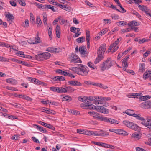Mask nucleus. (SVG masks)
Here are the masks:
<instances>
[{
  "mask_svg": "<svg viewBox=\"0 0 151 151\" xmlns=\"http://www.w3.org/2000/svg\"><path fill=\"white\" fill-rule=\"evenodd\" d=\"M70 112L73 114L78 115L80 114L79 111L75 110H71Z\"/></svg>",
  "mask_w": 151,
  "mask_h": 151,
  "instance_id": "obj_55",
  "label": "nucleus"
},
{
  "mask_svg": "<svg viewBox=\"0 0 151 151\" xmlns=\"http://www.w3.org/2000/svg\"><path fill=\"white\" fill-rule=\"evenodd\" d=\"M58 80L59 81H63L65 80V78L62 76H57Z\"/></svg>",
  "mask_w": 151,
  "mask_h": 151,
  "instance_id": "obj_58",
  "label": "nucleus"
},
{
  "mask_svg": "<svg viewBox=\"0 0 151 151\" xmlns=\"http://www.w3.org/2000/svg\"><path fill=\"white\" fill-rule=\"evenodd\" d=\"M101 145L100 146H103L104 147H107V148H112V147H113V146H111L107 144L104 143H101Z\"/></svg>",
  "mask_w": 151,
  "mask_h": 151,
  "instance_id": "obj_53",
  "label": "nucleus"
},
{
  "mask_svg": "<svg viewBox=\"0 0 151 151\" xmlns=\"http://www.w3.org/2000/svg\"><path fill=\"white\" fill-rule=\"evenodd\" d=\"M79 51L82 54H85L86 51L83 47H80L79 48Z\"/></svg>",
  "mask_w": 151,
  "mask_h": 151,
  "instance_id": "obj_48",
  "label": "nucleus"
},
{
  "mask_svg": "<svg viewBox=\"0 0 151 151\" xmlns=\"http://www.w3.org/2000/svg\"><path fill=\"white\" fill-rule=\"evenodd\" d=\"M6 17L9 19V20L12 21V20L14 19L13 16L10 14H7L6 15Z\"/></svg>",
  "mask_w": 151,
  "mask_h": 151,
  "instance_id": "obj_56",
  "label": "nucleus"
},
{
  "mask_svg": "<svg viewBox=\"0 0 151 151\" xmlns=\"http://www.w3.org/2000/svg\"><path fill=\"white\" fill-rule=\"evenodd\" d=\"M55 30L56 36L58 37L59 38L60 35V27L57 25L56 26Z\"/></svg>",
  "mask_w": 151,
  "mask_h": 151,
  "instance_id": "obj_23",
  "label": "nucleus"
},
{
  "mask_svg": "<svg viewBox=\"0 0 151 151\" xmlns=\"http://www.w3.org/2000/svg\"><path fill=\"white\" fill-rule=\"evenodd\" d=\"M55 48L50 47L46 49V50L52 53H54Z\"/></svg>",
  "mask_w": 151,
  "mask_h": 151,
  "instance_id": "obj_46",
  "label": "nucleus"
},
{
  "mask_svg": "<svg viewBox=\"0 0 151 151\" xmlns=\"http://www.w3.org/2000/svg\"><path fill=\"white\" fill-rule=\"evenodd\" d=\"M48 33L49 36L50 37V40L52 39V29L50 27L48 29Z\"/></svg>",
  "mask_w": 151,
  "mask_h": 151,
  "instance_id": "obj_45",
  "label": "nucleus"
},
{
  "mask_svg": "<svg viewBox=\"0 0 151 151\" xmlns=\"http://www.w3.org/2000/svg\"><path fill=\"white\" fill-rule=\"evenodd\" d=\"M131 137L137 140L140 139L141 136L140 135L139 133L136 132L133 133Z\"/></svg>",
  "mask_w": 151,
  "mask_h": 151,
  "instance_id": "obj_20",
  "label": "nucleus"
},
{
  "mask_svg": "<svg viewBox=\"0 0 151 151\" xmlns=\"http://www.w3.org/2000/svg\"><path fill=\"white\" fill-rule=\"evenodd\" d=\"M77 65L79 67H73L70 68V70L78 74L83 76H87L89 72L87 67L82 64H77Z\"/></svg>",
  "mask_w": 151,
  "mask_h": 151,
  "instance_id": "obj_1",
  "label": "nucleus"
},
{
  "mask_svg": "<svg viewBox=\"0 0 151 151\" xmlns=\"http://www.w3.org/2000/svg\"><path fill=\"white\" fill-rule=\"evenodd\" d=\"M24 58H26L31 59L32 57L28 55H25L24 52L22 51H19V57Z\"/></svg>",
  "mask_w": 151,
  "mask_h": 151,
  "instance_id": "obj_21",
  "label": "nucleus"
},
{
  "mask_svg": "<svg viewBox=\"0 0 151 151\" xmlns=\"http://www.w3.org/2000/svg\"><path fill=\"white\" fill-rule=\"evenodd\" d=\"M138 6L139 8L142 11L144 12L145 13H146L147 15H148V14L149 13H148L149 10L147 9V8L144 6V5H139L138 4Z\"/></svg>",
  "mask_w": 151,
  "mask_h": 151,
  "instance_id": "obj_16",
  "label": "nucleus"
},
{
  "mask_svg": "<svg viewBox=\"0 0 151 151\" xmlns=\"http://www.w3.org/2000/svg\"><path fill=\"white\" fill-rule=\"evenodd\" d=\"M37 60H43L44 59H48L51 56V54L49 52H46L40 53L36 55Z\"/></svg>",
  "mask_w": 151,
  "mask_h": 151,
  "instance_id": "obj_4",
  "label": "nucleus"
},
{
  "mask_svg": "<svg viewBox=\"0 0 151 151\" xmlns=\"http://www.w3.org/2000/svg\"><path fill=\"white\" fill-rule=\"evenodd\" d=\"M149 41L148 39H145V38H143L142 39H139V44L143 43L145 42H148Z\"/></svg>",
  "mask_w": 151,
  "mask_h": 151,
  "instance_id": "obj_51",
  "label": "nucleus"
},
{
  "mask_svg": "<svg viewBox=\"0 0 151 151\" xmlns=\"http://www.w3.org/2000/svg\"><path fill=\"white\" fill-rule=\"evenodd\" d=\"M85 37H81L76 39V41L79 43H82L85 41Z\"/></svg>",
  "mask_w": 151,
  "mask_h": 151,
  "instance_id": "obj_33",
  "label": "nucleus"
},
{
  "mask_svg": "<svg viewBox=\"0 0 151 151\" xmlns=\"http://www.w3.org/2000/svg\"><path fill=\"white\" fill-rule=\"evenodd\" d=\"M106 47V44H102L99 47L97 52L98 56L94 61L95 64L99 63L104 58L103 55L105 51Z\"/></svg>",
  "mask_w": 151,
  "mask_h": 151,
  "instance_id": "obj_2",
  "label": "nucleus"
},
{
  "mask_svg": "<svg viewBox=\"0 0 151 151\" xmlns=\"http://www.w3.org/2000/svg\"><path fill=\"white\" fill-rule=\"evenodd\" d=\"M6 81L7 83H10L12 84H15L17 83L16 81L12 78L8 79L6 80Z\"/></svg>",
  "mask_w": 151,
  "mask_h": 151,
  "instance_id": "obj_28",
  "label": "nucleus"
},
{
  "mask_svg": "<svg viewBox=\"0 0 151 151\" xmlns=\"http://www.w3.org/2000/svg\"><path fill=\"white\" fill-rule=\"evenodd\" d=\"M19 63L27 67L30 66V65L29 64H28L27 62H25L23 61H20L19 60Z\"/></svg>",
  "mask_w": 151,
  "mask_h": 151,
  "instance_id": "obj_52",
  "label": "nucleus"
},
{
  "mask_svg": "<svg viewBox=\"0 0 151 151\" xmlns=\"http://www.w3.org/2000/svg\"><path fill=\"white\" fill-rule=\"evenodd\" d=\"M65 87H66L67 92H73L75 90L72 87L69 86H63Z\"/></svg>",
  "mask_w": 151,
  "mask_h": 151,
  "instance_id": "obj_27",
  "label": "nucleus"
},
{
  "mask_svg": "<svg viewBox=\"0 0 151 151\" xmlns=\"http://www.w3.org/2000/svg\"><path fill=\"white\" fill-rule=\"evenodd\" d=\"M88 114L93 116V117L97 118L100 120L101 116H100L98 113L94 111L88 112Z\"/></svg>",
  "mask_w": 151,
  "mask_h": 151,
  "instance_id": "obj_13",
  "label": "nucleus"
},
{
  "mask_svg": "<svg viewBox=\"0 0 151 151\" xmlns=\"http://www.w3.org/2000/svg\"><path fill=\"white\" fill-rule=\"evenodd\" d=\"M133 110L128 109L126 111L125 113L128 115L135 117L136 119L139 120H142L143 119V118L140 117L139 114L137 115L135 113H133Z\"/></svg>",
  "mask_w": 151,
  "mask_h": 151,
  "instance_id": "obj_6",
  "label": "nucleus"
},
{
  "mask_svg": "<svg viewBox=\"0 0 151 151\" xmlns=\"http://www.w3.org/2000/svg\"><path fill=\"white\" fill-rule=\"evenodd\" d=\"M87 65L89 67L93 69H95L96 68V67L91 62H88L87 63Z\"/></svg>",
  "mask_w": 151,
  "mask_h": 151,
  "instance_id": "obj_39",
  "label": "nucleus"
},
{
  "mask_svg": "<svg viewBox=\"0 0 151 151\" xmlns=\"http://www.w3.org/2000/svg\"><path fill=\"white\" fill-rule=\"evenodd\" d=\"M145 65L144 63H140L139 64V70L142 72L145 71Z\"/></svg>",
  "mask_w": 151,
  "mask_h": 151,
  "instance_id": "obj_38",
  "label": "nucleus"
},
{
  "mask_svg": "<svg viewBox=\"0 0 151 151\" xmlns=\"http://www.w3.org/2000/svg\"><path fill=\"white\" fill-rule=\"evenodd\" d=\"M151 98V96L149 95H146L142 96L140 97L139 100L140 101H143L146 100L147 99H149Z\"/></svg>",
  "mask_w": 151,
  "mask_h": 151,
  "instance_id": "obj_29",
  "label": "nucleus"
},
{
  "mask_svg": "<svg viewBox=\"0 0 151 151\" xmlns=\"http://www.w3.org/2000/svg\"><path fill=\"white\" fill-rule=\"evenodd\" d=\"M69 84L74 86H81V83L77 81H69L68 82Z\"/></svg>",
  "mask_w": 151,
  "mask_h": 151,
  "instance_id": "obj_12",
  "label": "nucleus"
},
{
  "mask_svg": "<svg viewBox=\"0 0 151 151\" xmlns=\"http://www.w3.org/2000/svg\"><path fill=\"white\" fill-rule=\"evenodd\" d=\"M96 111L105 114H107L109 111L108 109L105 108V107L99 106H97Z\"/></svg>",
  "mask_w": 151,
  "mask_h": 151,
  "instance_id": "obj_9",
  "label": "nucleus"
},
{
  "mask_svg": "<svg viewBox=\"0 0 151 151\" xmlns=\"http://www.w3.org/2000/svg\"><path fill=\"white\" fill-rule=\"evenodd\" d=\"M93 85H96L97 86H99V87L104 89H106L108 88L107 86H105L101 83H98L96 84H93Z\"/></svg>",
  "mask_w": 151,
  "mask_h": 151,
  "instance_id": "obj_37",
  "label": "nucleus"
},
{
  "mask_svg": "<svg viewBox=\"0 0 151 151\" xmlns=\"http://www.w3.org/2000/svg\"><path fill=\"white\" fill-rule=\"evenodd\" d=\"M35 43L36 44L40 43L41 42L39 37V33L38 32H37L36 34V37H35Z\"/></svg>",
  "mask_w": 151,
  "mask_h": 151,
  "instance_id": "obj_26",
  "label": "nucleus"
},
{
  "mask_svg": "<svg viewBox=\"0 0 151 151\" xmlns=\"http://www.w3.org/2000/svg\"><path fill=\"white\" fill-rule=\"evenodd\" d=\"M114 63L115 62L113 60H111L110 58H108L107 60L104 62H103L100 65L101 70L104 71L106 69H109Z\"/></svg>",
  "mask_w": 151,
  "mask_h": 151,
  "instance_id": "obj_3",
  "label": "nucleus"
},
{
  "mask_svg": "<svg viewBox=\"0 0 151 151\" xmlns=\"http://www.w3.org/2000/svg\"><path fill=\"white\" fill-rule=\"evenodd\" d=\"M142 107L145 108H151V101H148L142 103L141 104Z\"/></svg>",
  "mask_w": 151,
  "mask_h": 151,
  "instance_id": "obj_10",
  "label": "nucleus"
},
{
  "mask_svg": "<svg viewBox=\"0 0 151 151\" xmlns=\"http://www.w3.org/2000/svg\"><path fill=\"white\" fill-rule=\"evenodd\" d=\"M36 24L38 27H42V24L41 20L39 17H37L36 19Z\"/></svg>",
  "mask_w": 151,
  "mask_h": 151,
  "instance_id": "obj_22",
  "label": "nucleus"
},
{
  "mask_svg": "<svg viewBox=\"0 0 151 151\" xmlns=\"http://www.w3.org/2000/svg\"><path fill=\"white\" fill-rule=\"evenodd\" d=\"M139 127L137 126V125L134 123H133L132 125L131 128L133 130H136L137 129V128Z\"/></svg>",
  "mask_w": 151,
  "mask_h": 151,
  "instance_id": "obj_47",
  "label": "nucleus"
},
{
  "mask_svg": "<svg viewBox=\"0 0 151 151\" xmlns=\"http://www.w3.org/2000/svg\"><path fill=\"white\" fill-rule=\"evenodd\" d=\"M30 23L32 24L35 23V18L32 13H30Z\"/></svg>",
  "mask_w": 151,
  "mask_h": 151,
  "instance_id": "obj_32",
  "label": "nucleus"
},
{
  "mask_svg": "<svg viewBox=\"0 0 151 151\" xmlns=\"http://www.w3.org/2000/svg\"><path fill=\"white\" fill-rule=\"evenodd\" d=\"M110 119V118H108L107 117H104L101 116L100 120L105 122H109Z\"/></svg>",
  "mask_w": 151,
  "mask_h": 151,
  "instance_id": "obj_41",
  "label": "nucleus"
},
{
  "mask_svg": "<svg viewBox=\"0 0 151 151\" xmlns=\"http://www.w3.org/2000/svg\"><path fill=\"white\" fill-rule=\"evenodd\" d=\"M110 123L113 124H118L119 122L118 121L113 119L110 118L109 122Z\"/></svg>",
  "mask_w": 151,
  "mask_h": 151,
  "instance_id": "obj_40",
  "label": "nucleus"
},
{
  "mask_svg": "<svg viewBox=\"0 0 151 151\" xmlns=\"http://www.w3.org/2000/svg\"><path fill=\"white\" fill-rule=\"evenodd\" d=\"M44 8L50 9L55 12H58V11L57 8L56 7L55 8L54 6L50 5H44Z\"/></svg>",
  "mask_w": 151,
  "mask_h": 151,
  "instance_id": "obj_15",
  "label": "nucleus"
},
{
  "mask_svg": "<svg viewBox=\"0 0 151 151\" xmlns=\"http://www.w3.org/2000/svg\"><path fill=\"white\" fill-rule=\"evenodd\" d=\"M11 47V49H10V51H11L12 50L13 52L16 53V54L18 56L19 55V53L18 50L15 49L14 46H12Z\"/></svg>",
  "mask_w": 151,
  "mask_h": 151,
  "instance_id": "obj_42",
  "label": "nucleus"
},
{
  "mask_svg": "<svg viewBox=\"0 0 151 151\" xmlns=\"http://www.w3.org/2000/svg\"><path fill=\"white\" fill-rule=\"evenodd\" d=\"M128 25L129 26H137V22L136 21H132L129 23L128 24Z\"/></svg>",
  "mask_w": 151,
  "mask_h": 151,
  "instance_id": "obj_35",
  "label": "nucleus"
},
{
  "mask_svg": "<svg viewBox=\"0 0 151 151\" xmlns=\"http://www.w3.org/2000/svg\"><path fill=\"white\" fill-rule=\"evenodd\" d=\"M139 93H131L130 94H129L127 95V96L128 97L131 98L133 96H136L137 97L138 96H139Z\"/></svg>",
  "mask_w": 151,
  "mask_h": 151,
  "instance_id": "obj_44",
  "label": "nucleus"
},
{
  "mask_svg": "<svg viewBox=\"0 0 151 151\" xmlns=\"http://www.w3.org/2000/svg\"><path fill=\"white\" fill-rule=\"evenodd\" d=\"M63 96L64 97L63 98V101H66L69 102L71 101L72 98L69 96L64 95Z\"/></svg>",
  "mask_w": 151,
  "mask_h": 151,
  "instance_id": "obj_24",
  "label": "nucleus"
},
{
  "mask_svg": "<svg viewBox=\"0 0 151 151\" xmlns=\"http://www.w3.org/2000/svg\"><path fill=\"white\" fill-rule=\"evenodd\" d=\"M76 28L75 27H71L70 29V31L73 32L75 33L76 32Z\"/></svg>",
  "mask_w": 151,
  "mask_h": 151,
  "instance_id": "obj_64",
  "label": "nucleus"
},
{
  "mask_svg": "<svg viewBox=\"0 0 151 151\" xmlns=\"http://www.w3.org/2000/svg\"><path fill=\"white\" fill-rule=\"evenodd\" d=\"M90 32L89 31H86V38L87 41V48H88L90 47Z\"/></svg>",
  "mask_w": 151,
  "mask_h": 151,
  "instance_id": "obj_14",
  "label": "nucleus"
},
{
  "mask_svg": "<svg viewBox=\"0 0 151 151\" xmlns=\"http://www.w3.org/2000/svg\"><path fill=\"white\" fill-rule=\"evenodd\" d=\"M19 4L23 6H25L26 5V3L24 0H19Z\"/></svg>",
  "mask_w": 151,
  "mask_h": 151,
  "instance_id": "obj_62",
  "label": "nucleus"
},
{
  "mask_svg": "<svg viewBox=\"0 0 151 151\" xmlns=\"http://www.w3.org/2000/svg\"><path fill=\"white\" fill-rule=\"evenodd\" d=\"M27 79L29 81L31 82L32 83H34L35 81L36 80V78H32L30 77H27Z\"/></svg>",
  "mask_w": 151,
  "mask_h": 151,
  "instance_id": "obj_57",
  "label": "nucleus"
},
{
  "mask_svg": "<svg viewBox=\"0 0 151 151\" xmlns=\"http://www.w3.org/2000/svg\"><path fill=\"white\" fill-rule=\"evenodd\" d=\"M95 99V97H93L92 96H90L86 97V99L90 101H93V102L94 99Z\"/></svg>",
  "mask_w": 151,
  "mask_h": 151,
  "instance_id": "obj_63",
  "label": "nucleus"
},
{
  "mask_svg": "<svg viewBox=\"0 0 151 151\" xmlns=\"http://www.w3.org/2000/svg\"><path fill=\"white\" fill-rule=\"evenodd\" d=\"M95 133L94 132L92 131H87L85 132V134L87 135H93L94 134L95 135Z\"/></svg>",
  "mask_w": 151,
  "mask_h": 151,
  "instance_id": "obj_60",
  "label": "nucleus"
},
{
  "mask_svg": "<svg viewBox=\"0 0 151 151\" xmlns=\"http://www.w3.org/2000/svg\"><path fill=\"white\" fill-rule=\"evenodd\" d=\"M118 24L117 25L118 26L120 25L124 26L126 24V22L124 21H120L117 22Z\"/></svg>",
  "mask_w": 151,
  "mask_h": 151,
  "instance_id": "obj_59",
  "label": "nucleus"
},
{
  "mask_svg": "<svg viewBox=\"0 0 151 151\" xmlns=\"http://www.w3.org/2000/svg\"><path fill=\"white\" fill-rule=\"evenodd\" d=\"M66 87H59V93H65L67 92Z\"/></svg>",
  "mask_w": 151,
  "mask_h": 151,
  "instance_id": "obj_31",
  "label": "nucleus"
},
{
  "mask_svg": "<svg viewBox=\"0 0 151 151\" xmlns=\"http://www.w3.org/2000/svg\"><path fill=\"white\" fill-rule=\"evenodd\" d=\"M130 30H130V28H128L127 29H122V30H121V33H122L123 34V33L126 32H129Z\"/></svg>",
  "mask_w": 151,
  "mask_h": 151,
  "instance_id": "obj_54",
  "label": "nucleus"
},
{
  "mask_svg": "<svg viewBox=\"0 0 151 151\" xmlns=\"http://www.w3.org/2000/svg\"><path fill=\"white\" fill-rule=\"evenodd\" d=\"M70 59V63H82L81 61L80 58L76 55L74 54L73 53H72L70 55L69 58Z\"/></svg>",
  "mask_w": 151,
  "mask_h": 151,
  "instance_id": "obj_5",
  "label": "nucleus"
},
{
  "mask_svg": "<svg viewBox=\"0 0 151 151\" xmlns=\"http://www.w3.org/2000/svg\"><path fill=\"white\" fill-rule=\"evenodd\" d=\"M112 18L114 19H118L119 18V17L118 15L114 14L112 16Z\"/></svg>",
  "mask_w": 151,
  "mask_h": 151,
  "instance_id": "obj_61",
  "label": "nucleus"
},
{
  "mask_svg": "<svg viewBox=\"0 0 151 151\" xmlns=\"http://www.w3.org/2000/svg\"><path fill=\"white\" fill-rule=\"evenodd\" d=\"M29 25V20L26 19L24 22H23L21 24V26L25 28H28Z\"/></svg>",
  "mask_w": 151,
  "mask_h": 151,
  "instance_id": "obj_25",
  "label": "nucleus"
},
{
  "mask_svg": "<svg viewBox=\"0 0 151 151\" xmlns=\"http://www.w3.org/2000/svg\"><path fill=\"white\" fill-rule=\"evenodd\" d=\"M123 123L126 125L127 127L131 128L133 122L127 121H124L123 122Z\"/></svg>",
  "mask_w": 151,
  "mask_h": 151,
  "instance_id": "obj_30",
  "label": "nucleus"
},
{
  "mask_svg": "<svg viewBox=\"0 0 151 151\" xmlns=\"http://www.w3.org/2000/svg\"><path fill=\"white\" fill-rule=\"evenodd\" d=\"M88 101H87V103H85V104H81V107L85 106L86 107L87 109H95L96 111V109H97V106H96L93 104L91 103H89Z\"/></svg>",
  "mask_w": 151,
  "mask_h": 151,
  "instance_id": "obj_8",
  "label": "nucleus"
},
{
  "mask_svg": "<svg viewBox=\"0 0 151 151\" xmlns=\"http://www.w3.org/2000/svg\"><path fill=\"white\" fill-rule=\"evenodd\" d=\"M60 8L65 10L66 11H69L71 7L68 6L67 5H63L60 6Z\"/></svg>",
  "mask_w": 151,
  "mask_h": 151,
  "instance_id": "obj_36",
  "label": "nucleus"
},
{
  "mask_svg": "<svg viewBox=\"0 0 151 151\" xmlns=\"http://www.w3.org/2000/svg\"><path fill=\"white\" fill-rule=\"evenodd\" d=\"M50 89L55 92L59 93V87H51L50 88Z\"/></svg>",
  "mask_w": 151,
  "mask_h": 151,
  "instance_id": "obj_34",
  "label": "nucleus"
},
{
  "mask_svg": "<svg viewBox=\"0 0 151 151\" xmlns=\"http://www.w3.org/2000/svg\"><path fill=\"white\" fill-rule=\"evenodd\" d=\"M35 4L36 5V6L39 8H44V5H43L42 4H41L37 3H35Z\"/></svg>",
  "mask_w": 151,
  "mask_h": 151,
  "instance_id": "obj_49",
  "label": "nucleus"
},
{
  "mask_svg": "<svg viewBox=\"0 0 151 151\" xmlns=\"http://www.w3.org/2000/svg\"><path fill=\"white\" fill-rule=\"evenodd\" d=\"M78 100L82 102H85V103H87V100L86 99L84 98V97H82V96H80L78 98Z\"/></svg>",
  "mask_w": 151,
  "mask_h": 151,
  "instance_id": "obj_50",
  "label": "nucleus"
},
{
  "mask_svg": "<svg viewBox=\"0 0 151 151\" xmlns=\"http://www.w3.org/2000/svg\"><path fill=\"white\" fill-rule=\"evenodd\" d=\"M33 127L36 128L37 129H39L40 131L42 133H46L47 132V131L43 127L39 126L38 125L36 124H33Z\"/></svg>",
  "mask_w": 151,
  "mask_h": 151,
  "instance_id": "obj_19",
  "label": "nucleus"
},
{
  "mask_svg": "<svg viewBox=\"0 0 151 151\" xmlns=\"http://www.w3.org/2000/svg\"><path fill=\"white\" fill-rule=\"evenodd\" d=\"M116 134L123 136H127L128 135V133L126 131L120 129H117Z\"/></svg>",
  "mask_w": 151,
  "mask_h": 151,
  "instance_id": "obj_18",
  "label": "nucleus"
},
{
  "mask_svg": "<svg viewBox=\"0 0 151 151\" xmlns=\"http://www.w3.org/2000/svg\"><path fill=\"white\" fill-rule=\"evenodd\" d=\"M102 98H104V97L102 96L95 97V99L93 101V103L96 104H102V102L104 101V100H102Z\"/></svg>",
  "mask_w": 151,
  "mask_h": 151,
  "instance_id": "obj_11",
  "label": "nucleus"
},
{
  "mask_svg": "<svg viewBox=\"0 0 151 151\" xmlns=\"http://www.w3.org/2000/svg\"><path fill=\"white\" fill-rule=\"evenodd\" d=\"M147 72V70H146L143 75V78L145 80L147 79L150 76Z\"/></svg>",
  "mask_w": 151,
  "mask_h": 151,
  "instance_id": "obj_43",
  "label": "nucleus"
},
{
  "mask_svg": "<svg viewBox=\"0 0 151 151\" xmlns=\"http://www.w3.org/2000/svg\"><path fill=\"white\" fill-rule=\"evenodd\" d=\"M95 135L101 136H106L109 135V134L106 132H104L103 131H101L97 133H95Z\"/></svg>",
  "mask_w": 151,
  "mask_h": 151,
  "instance_id": "obj_17",
  "label": "nucleus"
},
{
  "mask_svg": "<svg viewBox=\"0 0 151 151\" xmlns=\"http://www.w3.org/2000/svg\"><path fill=\"white\" fill-rule=\"evenodd\" d=\"M141 120L142 121L141 123L142 125L151 130V119H145L143 118V119Z\"/></svg>",
  "mask_w": 151,
  "mask_h": 151,
  "instance_id": "obj_7",
  "label": "nucleus"
}]
</instances>
